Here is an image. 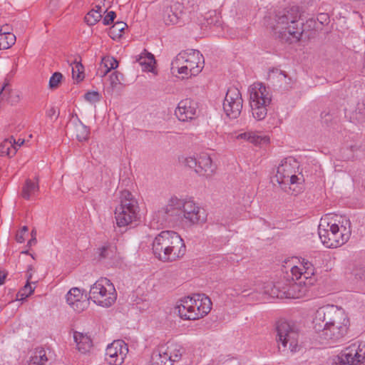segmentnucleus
Wrapping results in <instances>:
<instances>
[{
  "label": "nucleus",
  "mask_w": 365,
  "mask_h": 365,
  "mask_svg": "<svg viewBox=\"0 0 365 365\" xmlns=\"http://www.w3.org/2000/svg\"><path fill=\"white\" fill-rule=\"evenodd\" d=\"M298 17L297 10L294 8L278 11L275 15L276 24L272 28L274 36L284 43L298 42L304 32V24Z\"/></svg>",
  "instance_id": "f257e3e1"
},
{
  "label": "nucleus",
  "mask_w": 365,
  "mask_h": 365,
  "mask_svg": "<svg viewBox=\"0 0 365 365\" xmlns=\"http://www.w3.org/2000/svg\"><path fill=\"white\" fill-rule=\"evenodd\" d=\"M154 255L163 262H173L182 257L186 251L181 237L172 230L160 232L153 242Z\"/></svg>",
  "instance_id": "f03ea898"
},
{
  "label": "nucleus",
  "mask_w": 365,
  "mask_h": 365,
  "mask_svg": "<svg viewBox=\"0 0 365 365\" xmlns=\"http://www.w3.org/2000/svg\"><path fill=\"white\" fill-rule=\"evenodd\" d=\"M339 227L336 223H330L324 219H321L318 226L319 237L327 247H337L348 241L351 235V222L349 219L342 217Z\"/></svg>",
  "instance_id": "7ed1b4c3"
},
{
  "label": "nucleus",
  "mask_w": 365,
  "mask_h": 365,
  "mask_svg": "<svg viewBox=\"0 0 365 365\" xmlns=\"http://www.w3.org/2000/svg\"><path fill=\"white\" fill-rule=\"evenodd\" d=\"M212 308L210 299L205 294H194L179 300L175 310L184 320H196L207 314Z\"/></svg>",
  "instance_id": "20e7f679"
},
{
  "label": "nucleus",
  "mask_w": 365,
  "mask_h": 365,
  "mask_svg": "<svg viewBox=\"0 0 365 365\" xmlns=\"http://www.w3.org/2000/svg\"><path fill=\"white\" fill-rule=\"evenodd\" d=\"M249 91L252 115L257 120H262L267 116V107L271 103L272 94L269 88L262 83H254Z\"/></svg>",
  "instance_id": "39448f33"
},
{
  "label": "nucleus",
  "mask_w": 365,
  "mask_h": 365,
  "mask_svg": "<svg viewBox=\"0 0 365 365\" xmlns=\"http://www.w3.org/2000/svg\"><path fill=\"white\" fill-rule=\"evenodd\" d=\"M139 206L138 201L128 190H123L120 195V204L116 207L115 215L118 227H125L138 218Z\"/></svg>",
  "instance_id": "423d86ee"
},
{
  "label": "nucleus",
  "mask_w": 365,
  "mask_h": 365,
  "mask_svg": "<svg viewBox=\"0 0 365 365\" xmlns=\"http://www.w3.org/2000/svg\"><path fill=\"white\" fill-rule=\"evenodd\" d=\"M116 292L113 284L107 278H101L91 287L89 298L96 304L103 307H110L116 300Z\"/></svg>",
  "instance_id": "0eeeda50"
},
{
  "label": "nucleus",
  "mask_w": 365,
  "mask_h": 365,
  "mask_svg": "<svg viewBox=\"0 0 365 365\" xmlns=\"http://www.w3.org/2000/svg\"><path fill=\"white\" fill-rule=\"evenodd\" d=\"M182 200L172 197L167 205L155 213V220L164 226H174L182 220Z\"/></svg>",
  "instance_id": "6e6552de"
},
{
  "label": "nucleus",
  "mask_w": 365,
  "mask_h": 365,
  "mask_svg": "<svg viewBox=\"0 0 365 365\" xmlns=\"http://www.w3.org/2000/svg\"><path fill=\"white\" fill-rule=\"evenodd\" d=\"M277 341L280 343L284 349L289 344L292 352H296L299 348V329L297 326L284 319L279 320L276 324Z\"/></svg>",
  "instance_id": "1a4fd4ad"
},
{
  "label": "nucleus",
  "mask_w": 365,
  "mask_h": 365,
  "mask_svg": "<svg viewBox=\"0 0 365 365\" xmlns=\"http://www.w3.org/2000/svg\"><path fill=\"white\" fill-rule=\"evenodd\" d=\"M179 162L182 165L194 169L199 175L209 176L214 170V165L210 155L207 153H201L195 156H181Z\"/></svg>",
  "instance_id": "9d476101"
},
{
  "label": "nucleus",
  "mask_w": 365,
  "mask_h": 365,
  "mask_svg": "<svg viewBox=\"0 0 365 365\" xmlns=\"http://www.w3.org/2000/svg\"><path fill=\"white\" fill-rule=\"evenodd\" d=\"M365 361V344H351L337 356V363L341 365H359Z\"/></svg>",
  "instance_id": "9b49d317"
},
{
  "label": "nucleus",
  "mask_w": 365,
  "mask_h": 365,
  "mask_svg": "<svg viewBox=\"0 0 365 365\" xmlns=\"http://www.w3.org/2000/svg\"><path fill=\"white\" fill-rule=\"evenodd\" d=\"M344 314L341 309L337 308L334 305H326L319 307L314 318V327L317 330H320L321 328L325 329L327 326L330 325L336 319Z\"/></svg>",
  "instance_id": "f8f14e48"
},
{
  "label": "nucleus",
  "mask_w": 365,
  "mask_h": 365,
  "mask_svg": "<svg viewBox=\"0 0 365 365\" xmlns=\"http://www.w3.org/2000/svg\"><path fill=\"white\" fill-rule=\"evenodd\" d=\"M242 103L240 91L235 87L228 88L223 102L225 113L230 118H238L242 111Z\"/></svg>",
  "instance_id": "ddd939ff"
},
{
  "label": "nucleus",
  "mask_w": 365,
  "mask_h": 365,
  "mask_svg": "<svg viewBox=\"0 0 365 365\" xmlns=\"http://www.w3.org/2000/svg\"><path fill=\"white\" fill-rule=\"evenodd\" d=\"M349 326V320L345 314H343L330 325L322 329L321 336L326 340L336 341L346 334Z\"/></svg>",
  "instance_id": "4468645a"
},
{
  "label": "nucleus",
  "mask_w": 365,
  "mask_h": 365,
  "mask_svg": "<svg viewBox=\"0 0 365 365\" xmlns=\"http://www.w3.org/2000/svg\"><path fill=\"white\" fill-rule=\"evenodd\" d=\"M292 161L294 162L292 158L283 159L277 167L274 178L284 192L296 195L299 191H296L295 187H287L289 185L287 180L289 176L294 172L291 163Z\"/></svg>",
  "instance_id": "2eb2a0df"
},
{
  "label": "nucleus",
  "mask_w": 365,
  "mask_h": 365,
  "mask_svg": "<svg viewBox=\"0 0 365 365\" xmlns=\"http://www.w3.org/2000/svg\"><path fill=\"white\" fill-rule=\"evenodd\" d=\"M182 222L190 225L202 222L206 219L205 210L197 206L192 201H183L182 200Z\"/></svg>",
  "instance_id": "dca6fc26"
},
{
  "label": "nucleus",
  "mask_w": 365,
  "mask_h": 365,
  "mask_svg": "<svg viewBox=\"0 0 365 365\" xmlns=\"http://www.w3.org/2000/svg\"><path fill=\"white\" fill-rule=\"evenodd\" d=\"M163 19L166 25H175L188 21L184 6L182 3L174 2L170 6H167L163 13Z\"/></svg>",
  "instance_id": "f3484780"
},
{
  "label": "nucleus",
  "mask_w": 365,
  "mask_h": 365,
  "mask_svg": "<svg viewBox=\"0 0 365 365\" xmlns=\"http://www.w3.org/2000/svg\"><path fill=\"white\" fill-rule=\"evenodd\" d=\"M128 352L127 344L123 340H115L106 349V360L115 365L121 364Z\"/></svg>",
  "instance_id": "a211bd4d"
},
{
  "label": "nucleus",
  "mask_w": 365,
  "mask_h": 365,
  "mask_svg": "<svg viewBox=\"0 0 365 365\" xmlns=\"http://www.w3.org/2000/svg\"><path fill=\"white\" fill-rule=\"evenodd\" d=\"M185 67H187V76L197 75L204 67L203 56L197 50L185 51Z\"/></svg>",
  "instance_id": "6ab92c4d"
},
{
  "label": "nucleus",
  "mask_w": 365,
  "mask_h": 365,
  "mask_svg": "<svg viewBox=\"0 0 365 365\" xmlns=\"http://www.w3.org/2000/svg\"><path fill=\"white\" fill-rule=\"evenodd\" d=\"M197 108L196 102L190 98H186L180 101L175 114L180 120L186 121L195 118Z\"/></svg>",
  "instance_id": "aec40b11"
},
{
  "label": "nucleus",
  "mask_w": 365,
  "mask_h": 365,
  "mask_svg": "<svg viewBox=\"0 0 365 365\" xmlns=\"http://www.w3.org/2000/svg\"><path fill=\"white\" fill-rule=\"evenodd\" d=\"M303 268L302 269L303 272H300V276H299V279H304V282H303L304 286L299 289V293L297 296L292 295L293 298H299L302 295L304 294L307 292V287H309L312 285L314 282V279L312 277L314 274V267L313 264L309 261L304 259L302 262Z\"/></svg>",
  "instance_id": "412c9836"
},
{
  "label": "nucleus",
  "mask_w": 365,
  "mask_h": 365,
  "mask_svg": "<svg viewBox=\"0 0 365 365\" xmlns=\"http://www.w3.org/2000/svg\"><path fill=\"white\" fill-rule=\"evenodd\" d=\"M66 130L72 137H76L80 141H86L88 139L90 134L89 128L82 123L76 115V121H70L66 125Z\"/></svg>",
  "instance_id": "4be33fe9"
},
{
  "label": "nucleus",
  "mask_w": 365,
  "mask_h": 365,
  "mask_svg": "<svg viewBox=\"0 0 365 365\" xmlns=\"http://www.w3.org/2000/svg\"><path fill=\"white\" fill-rule=\"evenodd\" d=\"M67 303L76 311L81 312L85 309L86 305V301L82 302L83 294L78 287L71 288L66 296Z\"/></svg>",
  "instance_id": "5701e85b"
},
{
  "label": "nucleus",
  "mask_w": 365,
  "mask_h": 365,
  "mask_svg": "<svg viewBox=\"0 0 365 365\" xmlns=\"http://www.w3.org/2000/svg\"><path fill=\"white\" fill-rule=\"evenodd\" d=\"M170 357L168 356V349L162 346L153 351L150 365H173Z\"/></svg>",
  "instance_id": "b1692460"
},
{
  "label": "nucleus",
  "mask_w": 365,
  "mask_h": 365,
  "mask_svg": "<svg viewBox=\"0 0 365 365\" xmlns=\"http://www.w3.org/2000/svg\"><path fill=\"white\" fill-rule=\"evenodd\" d=\"M73 339L76 343L77 349L82 353H86L92 346V340L87 334L75 331Z\"/></svg>",
  "instance_id": "393cba45"
},
{
  "label": "nucleus",
  "mask_w": 365,
  "mask_h": 365,
  "mask_svg": "<svg viewBox=\"0 0 365 365\" xmlns=\"http://www.w3.org/2000/svg\"><path fill=\"white\" fill-rule=\"evenodd\" d=\"M292 274L293 277H296V279L299 281V282H294L292 284H291L287 290H284L283 292L284 294L285 293H287V294L289 295V297H292V295H295L297 296L299 293V289H300L303 286H301L302 283H303V282H304V279H299V276H300V272H302V269L297 267H294L292 268ZM292 279H294V277H292Z\"/></svg>",
  "instance_id": "a878e982"
},
{
  "label": "nucleus",
  "mask_w": 365,
  "mask_h": 365,
  "mask_svg": "<svg viewBox=\"0 0 365 365\" xmlns=\"http://www.w3.org/2000/svg\"><path fill=\"white\" fill-rule=\"evenodd\" d=\"M136 61L142 66L143 71L153 72L154 69V64L155 63V59L154 56L148 52L146 50L144 51L140 55L138 56Z\"/></svg>",
  "instance_id": "bb28decb"
},
{
  "label": "nucleus",
  "mask_w": 365,
  "mask_h": 365,
  "mask_svg": "<svg viewBox=\"0 0 365 365\" xmlns=\"http://www.w3.org/2000/svg\"><path fill=\"white\" fill-rule=\"evenodd\" d=\"M185 51L179 53L176 57L172 61L171 70L175 71H177L180 74H184L187 76V67H185Z\"/></svg>",
  "instance_id": "cd10ccee"
},
{
  "label": "nucleus",
  "mask_w": 365,
  "mask_h": 365,
  "mask_svg": "<svg viewBox=\"0 0 365 365\" xmlns=\"http://www.w3.org/2000/svg\"><path fill=\"white\" fill-rule=\"evenodd\" d=\"M238 139H245L256 145L261 144H267L269 138L267 136H262L255 133L247 132L243 133L237 136Z\"/></svg>",
  "instance_id": "c85d7f7f"
},
{
  "label": "nucleus",
  "mask_w": 365,
  "mask_h": 365,
  "mask_svg": "<svg viewBox=\"0 0 365 365\" xmlns=\"http://www.w3.org/2000/svg\"><path fill=\"white\" fill-rule=\"evenodd\" d=\"M39 190L38 182H33L30 179H27L22 187L21 195L25 200H30Z\"/></svg>",
  "instance_id": "c756f323"
},
{
  "label": "nucleus",
  "mask_w": 365,
  "mask_h": 365,
  "mask_svg": "<svg viewBox=\"0 0 365 365\" xmlns=\"http://www.w3.org/2000/svg\"><path fill=\"white\" fill-rule=\"evenodd\" d=\"M99 259H113L116 254V247L110 243H106L98 249Z\"/></svg>",
  "instance_id": "7c9ffc66"
},
{
  "label": "nucleus",
  "mask_w": 365,
  "mask_h": 365,
  "mask_svg": "<svg viewBox=\"0 0 365 365\" xmlns=\"http://www.w3.org/2000/svg\"><path fill=\"white\" fill-rule=\"evenodd\" d=\"M329 23V16L327 13H320L317 15V20L309 19L307 24L308 27L312 29H320L319 26L327 25Z\"/></svg>",
  "instance_id": "2f4dec72"
},
{
  "label": "nucleus",
  "mask_w": 365,
  "mask_h": 365,
  "mask_svg": "<svg viewBox=\"0 0 365 365\" xmlns=\"http://www.w3.org/2000/svg\"><path fill=\"white\" fill-rule=\"evenodd\" d=\"M126 28L127 24L125 22L117 21L109 29L108 35L113 39L120 38Z\"/></svg>",
  "instance_id": "473e14b6"
},
{
  "label": "nucleus",
  "mask_w": 365,
  "mask_h": 365,
  "mask_svg": "<svg viewBox=\"0 0 365 365\" xmlns=\"http://www.w3.org/2000/svg\"><path fill=\"white\" fill-rule=\"evenodd\" d=\"M16 153V147L13 145V143L9 139L4 140L0 144V155H7L9 158L14 156Z\"/></svg>",
  "instance_id": "72a5a7b5"
},
{
  "label": "nucleus",
  "mask_w": 365,
  "mask_h": 365,
  "mask_svg": "<svg viewBox=\"0 0 365 365\" xmlns=\"http://www.w3.org/2000/svg\"><path fill=\"white\" fill-rule=\"evenodd\" d=\"M101 66L106 69L104 71H101L102 76H105L109 71L115 69L118 66V61L111 56H105L102 58Z\"/></svg>",
  "instance_id": "f704fd0d"
},
{
  "label": "nucleus",
  "mask_w": 365,
  "mask_h": 365,
  "mask_svg": "<svg viewBox=\"0 0 365 365\" xmlns=\"http://www.w3.org/2000/svg\"><path fill=\"white\" fill-rule=\"evenodd\" d=\"M47 361L46 351L41 347L36 348L34 356H31V362L36 365H44Z\"/></svg>",
  "instance_id": "c9c22d12"
},
{
  "label": "nucleus",
  "mask_w": 365,
  "mask_h": 365,
  "mask_svg": "<svg viewBox=\"0 0 365 365\" xmlns=\"http://www.w3.org/2000/svg\"><path fill=\"white\" fill-rule=\"evenodd\" d=\"M101 12L102 11L93 9L86 15L85 21L90 26L96 24L102 17Z\"/></svg>",
  "instance_id": "e433bc0d"
},
{
  "label": "nucleus",
  "mask_w": 365,
  "mask_h": 365,
  "mask_svg": "<svg viewBox=\"0 0 365 365\" xmlns=\"http://www.w3.org/2000/svg\"><path fill=\"white\" fill-rule=\"evenodd\" d=\"M75 66L72 68V76L74 79L79 82L84 78L83 66L81 62H78L76 59L73 61Z\"/></svg>",
  "instance_id": "4c0bfd02"
},
{
  "label": "nucleus",
  "mask_w": 365,
  "mask_h": 365,
  "mask_svg": "<svg viewBox=\"0 0 365 365\" xmlns=\"http://www.w3.org/2000/svg\"><path fill=\"white\" fill-rule=\"evenodd\" d=\"M0 38H1V48L4 50L9 48L16 42V36L14 34H6L5 36L0 34Z\"/></svg>",
  "instance_id": "58836bf2"
},
{
  "label": "nucleus",
  "mask_w": 365,
  "mask_h": 365,
  "mask_svg": "<svg viewBox=\"0 0 365 365\" xmlns=\"http://www.w3.org/2000/svg\"><path fill=\"white\" fill-rule=\"evenodd\" d=\"M351 274L356 282H365V267L356 266L353 269Z\"/></svg>",
  "instance_id": "ea45409f"
},
{
  "label": "nucleus",
  "mask_w": 365,
  "mask_h": 365,
  "mask_svg": "<svg viewBox=\"0 0 365 365\" xmlns=\"http://www.w3.org/2000/svg\"><path fill=\"white\" fill-rule=\"evenodd\" d=\"M165 349H168V356H171L172 363L178 361L181 357L180 349H178L177 346H167Z\"/></svg>",
  "instance_id": "a19ab883"
},
{
  "label": "nucleus",
  "mask_w": 365,
  "mask_h": 365,
  "mask_svg": "<svg viewBox=\"0 0 365 365\" xmlns=\"http://www.w3.org/2000/svg\"><path fill=\"white\" fill-rule=\"evenodd\" d=\"M63 78V75L59 72H55L49 80V88L51 89H55L58 87L61 80Z\"/></svg>",
  "instance_id": "79ce46f5"
},
{
  "label": "nucleus",
  "mask_w": 365,
  "mask_h": 365,
  "mask_svg": "<svg viewBox=\"0 0 365 365\" xmlns=\"http://www.w3.org/2000/svg\"><path fill=\"white\" fill-rule=\"evenodd\" d=\"M123 76V74L118 71L113 72L109 76V81L111 87L115 88L118 85L121 84Z\"/></svg>",
  "instance_id": "37998d69"
},
{
  "label": "nucleus",
  "mask_w": 365,
  "mask_h": 365,
  "mask_svg": "<svg viewBox=\"0 0 365 365\" xmlns=\"http://www.w3.org/2000/svg\"><path fill=\"white\" fill-rule=\"evenodd\" d=\"M34 291V288L31 286L30 282H27L24 287L18 292L17 296H20L23 299L29 297Z\"/></svg>",
  "instance_id": "c03bdc74"
},
{
  "label": "nucleus",
  "mask_w": 365,
  "mask_h": 365,
  "mask_svg": "<svg viewBox=\"0 0 365 365\" xmlns=\"http://www.w3.org/2000/svg\"><path fill=\"white\" fill-rule=\"evenodd\" d=\"M287 77V74L284 71L279 70V69H272L270 70L269 73V79L274 82L275 78H280V81Z\"/></svg>",
  "instance_id": "a18cd8bd"
},
{
  "label": "nucleus",
  "mask_w": 365,
  "mask_h": 365,
  "mask_svg": "<svg viewBox=\"0 0 365 365\" xmlns=\"http://www.w3.org/2000/svg\"><path fill=\"white\" fill-rule=\"evenodd\" d=\"M85 99L91 103H94L100 101V95L97 91H88L84 95Z\"/></svg>",
  "instance_id": "49530a36"
},
{
  "label": "nucleus",
  "mask_w": 365,
  "mask_h": 365,
  "mask_svg": "<svg viewBox=\"0 0 365 365\" xmlns=\"http://www.w3.org/2000/svg\"><path fill=\"white\" fill-rule=\"evenodd\" d=\"M116 17L115 12L111 11H109L103 18V24L104 25H109L113 22L114 19Z\"/></svg>",
  "instance_id": "de8ad7c7"
},
{
  "label": "nucleus",
  "mask_w": 365,
  "mask_h": 365,
  "mask_svg": "<svg viewBox=\"0 0 365 365\" xmlns=\"http://www.w3.org/2000/svg\"><path fill=\"white\" fill-rule=\"evenodd\" d=\"M29 228L27 226H24L21 230L16 234V239L19 243L24 242V235L28 232Z\"/></svg>",
  "instance_id": "09e8293b"
},
{
  "label": "nucleus",
  "mask_w": 365,
  "mask_h": 365,
  "mask_svg": "<svg viewBox=\"0 0 365 365\" xmlns=\"http://www.w3.org/2000/svg\"><path fill=\"white\" fill-rule=\"evenodd\" d=\"M301 178H298L296 175L294 174V173L289 176V180H287V182L289 183V185L287 187H291V185H299L301 184Z\"/></svg>",
  "instance_id": "8fccbe9b"
},
{
  "label": "nucleus",
  "mask_w": 365,
  "mask_h": 365,
  "mask_svg": "<svg viewBox=\"0 0 365 365\" xmlns=\"http://www.w3.org/2000/svg\"><path fill=\"white\" fill-rule=\"evenodd\" d=\"M321 118L322 120L326 123L327 125L329 124V123L331 120V115L329 113V112L327 111H323L321 113Z\"/></svg>",
  "instance_id": "3c124183"
},
{
  "label": "nucleus",
  "mask_w": 365,
  "mask_h": 365,
  "mask_svg": "<svg viewBox=\"0 0 365 365\" xmlns=\"http://www.w3.org/2000/svg\"><path fill=\"white\" fill-rule=\"evenodd\" d=\"M7 86L8 83H5L0 91V101L6 98L8 93L10 91V90L7 88Z\"/></svg>",
  "instance_id": "603ef678"
},
{
  "label": "nucleus",
  "mask_w": 365,
  "mask_h": 365,
  "mask_svg": "<svg viewBox=\"0 0 365 365\" xmlns=\"http://www.w3.org/2000/svg\"><path fill=\"white\" fill-rule=\"evenodd\" d=\"M33 274V267L32 265H29L28 267L27 272H26V278L27 282H30L31 279L32 278Z\"/></svg>",
  "instance_id": "864d4df0"
},
{
  "label": "nucleus",
  "mask_w": 365,
  "mask_h": 365,
  "mask_svg": "<svg viewBox=\"0 0 365 365\" xmlns=\"http://www.w3.org/2000/svg\"><path fill=\"white\" fill-rule=\"evenodd\" d=\"M6 276H7V272L6 271L0 270V285H2L4 283Z\"/></svg>",
  "instance_id": "5fc2aeb1"
},
{
  "label": "nucleus",
  "mask_w": 365,
  "mask_h": 365,
  "mask_svg": "<svg viewBox=\"0 0 365 365\" xmlns=\"http://www.w3.org/2000/svg\"><path fill=\"white\" fill-rule=\"evenodd\" d=\"M6 34H11L9 31L8 25L3 26L0 28V34L5 36Z\"/></svg>",
  "instance_id": "6e6d98bb"
},
{
  "label": "nucleus",
  "mask_w": 365,
  "mask_h": 365,
  "mask_svg": "<svg viewBox=\"0 0 365 365\" xmlns=\"http://www.w3.org/2000/svg\"><path fill=\"white\" fill-rule=\"evenodd\" d=\"M56 114V109L51 108L46 111V115L49 118H52Z\"/></svg>",
  "instance_id": "4d7b16f0"
},
{
  "label": "nucleus",
  "mask_w": 365,
  "mask_h": 365,
  "mask_svg": "<svg viewBox=\"0 0 365 365\" xmlns=\"http://www.w3.org/2000/svg\"><path fill=\"white\" fill-rule=\"evenodd\" d=\"M36 242H37L36 238L35 236L33 235L32 237L27 242V246L31 247L34 245H36Z\"/></svg>",
  "instance_id": "13d9d810"
},
{
  "label": "nucleus",
  "mask_w": 365,
  "mask_h": 365,
  "mask_svg": "<svg viewBox=\"0 0 365 365\" xmlns=\"http://www.w3.org/2000/svg\"><path fill=\"white\" fill-rule=\"evenodd\" d=\"M9 140L12 141L14 145L16 144L18 146H21L24 143V140L21 139H19L18 142H16V140L13 137H11Z\"/></svg>",
  "instance_id": "bf43d9fd"
},
{
  "label": "nucleus",
  "mask_w": 365,
  "mask_h": 365,
  "mask_svg": "<svg viewBox=\"0 0 365 365\" xmlns=\"http://www.w3.org/2000/svg\"><path fill=\"white\" fill-rule=\"evenodd\" d=\"M207 24H214L215 26H220V21L219 19H217V20H213V19H207Z\"/></svg>",
  "instance_id": "052dcab7"
},
{
  "label": "nucleus",
  "mask_w": 365,
  "mask_h": 365,
  "mask_svg": "<svg viewBox=\"0 0 365 365\" xmlns=\"http://www.w3.org/2000/svg\"><path fill=\"white\" fill-rule=\"evenodd\" d=\"M36 231L34 229L32 231H31V237L34 235L36 237Z\"/></svg>",
  "instance_id": "680f3d73"
},
{
  "label": "nucleus",
  "mask_w": 365,
  "mask_h": 365,
  "mask_svg": "<svg viewBox=\"0 0 365 365\" xmlns=\"http://www.w3.org/2000/svg\"><path fill=\"white\" fill-rule=\"evenodd\" d=\"M96 9L95 10L101 11V6H100V5H96Z\"/></svg>",
  "instance_id": "e2e57ef3"
},
{
  "label": "nucleus",
  "mask_w": 365,
  "mask_h": 365,
  "mask_svg": "<svg viewBox=\"0 0 365 365\" xmlns=\"http://www.w3.org/2000/svg\"><path fill=\"white\" fill-rule=\"evenodd\" d=\"M21 254L29 255V251L28 250L22 251Z\"/></svg>",
  "instance_id": "0e129e2a"
},
{
  "label": "nucleus",
  "mask_w": 365,
  "mask_h": 365,
  "mask_svg": "<svg viewBox=\"0 0 365 365\" xmlns=\"http://www.w3.org/2000/svg\"><path fill=\"white\" fill-rule=\"evenodd\" d=\"M97 1L99 2V4H103L105 0H96Z\"/></svg>",
  "instance_id": "69168bd1"
},
{
  "label": "nucleus",
  "mask_w": 365,
  "mask_h": 365,
  "mask_svg": "<svg viewBox=\"0 0 365 365\" xmlns=\"http://www.w3.org/2000/svg\"><path fill=\"white\" fill-rule=\"evenodd\" d=\"M31 257H32L33 259H34V255H31Z\"/></svg>",
  "instance_id": "338daca9"
}]
</instances>
